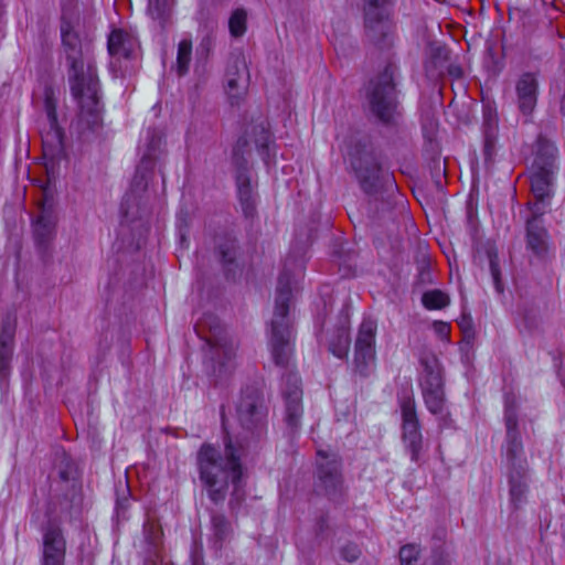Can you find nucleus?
I'll return each mask as SVG.
<instances>
[{
  "mask_svg": "<svg viewBox=\"0 0 565 565\" xmlns=\"http://www.w3.org/2000/svg\"><path fill=\"white\" fill-rule=\"evenodd\" d=\"M62 41L73 72V94L81 100V103H83L84 97L87 96L94 104H96L97 78L95 67L88 63L87 74L84 75V62L81 60L82 51L78 35L73 32L66 23L62 25Z\"/></svg>",
  "mask_w": 565,
  "mask_h": 565,
  "instance_id": "nucleus-1",
  "label": "nucleus"
},
{
  "mask_svg": "<svg viewBox=\"0 0 565 565\" xmlns=\"http://www.w3.org/2000/svg\"><path fill=\"white\" fill-rule=\"evenodd\" d=\"M227 450L228 458L225 465H223L218 459L216 450L209 445L203 446L199 452L201 479L205 486L211 489V497L213 500L218 499V490H213L218 482L222 483V487L226 486L227 479L231 478L232 481L236 483L239 481L242 476L241 466L237 459L233 456L230 448Z\"/></svg>",
  "mask_w": 565,
  "mask_h": 565,
  "instance_id": "nucleus-2",
  "label": "nucleus"
},
{
  "mask_svg": "<svg viewBox=\"0 0 565 565\" xmlns=\"http://www.w3.org/2000/svg\"><path fill=\"white\" fill-rule=\"evenodd\" d=\"M393 90L394 87L390 79L382 88L375 89L371 97L373 110L384 121H388L391 119L392 111L395 107L392 98Z\"/></svg>",
  "mask_w": 565,
  "mask_h": 565,
  "instance_id": "nucleus-3",
  "label": "nucleus"
},
{
  "mask_svg": "<svg viewBox=\"0 0 565 565\" xmlns=\"http://www.w3.org/2000/svg\"><path fill=\"white\" fill-rule=\"evenodd\" d=\"M137 49L136 39L128 32L113 30L108 39V51L111 55L129 57Z\"/></svg>",
  "mask_w": 565,
  "mask_h": 565,
  "instance_id": "nucleus-4",
  "label": "nucleus"
},
{
  "mask_svg": "<svg viewBox=\"0 0 565 565\" xmlns=\"http://www.w3.org/2000/svg\"><path fill=\"white\" fill-rule=\"evenodd\" d=\"M404 437L409 440L414 449L419 444L418 423L415 411V403L408 398L402 404Z\"/></svg>",
  "mask_w": 565,
  "mask_h": 565,
  "instance_id": "nucleus-5",
  "label": "nucleus"
},
{
  "mask_svg": "<svg viewBox=\"0 0 565 565\" xmlns=\"http://www.w3.org/2000/svg\"><path fill=\"white\" fill-rule=\"evenodd\" d=\"M520 108L523 113H531L536 103V81L533 75H523L516 86Z\"/></svg>",
  "mask_w": 565,
  "mask_h": 565,
  "instance_id": "nucleus-6",
  "label": "nucleus"
},
{
  "mask_svg": "<svg viewBox=\"0 0 565 565\" xmlns=\"http://www.w3.org/2000/svg\"><path fill=\"white\" fill-rule=\"evenodd\" d=\"M431 386H428L427 382L423 383L424 398L427 407L434 414L440 413L444 405V393L441 390V383L438 375H431Z\"/></svg>",
  "mask_w": 565,
  "mask_h": 565,
  "instance_id": "nucleus-7",
  "label": "nucleus"
},
{
  "mask_svg": "<svg viewBox=\"0 0 565 565\" xmlns=\"http://www.w3.org/2000/svg\"><path fill=\"white\" fill-rule=\"evenodd\" d=\"M375 326L373 322H364L361 326L356 340V353L362 358L374 356Z\"/></svg>",
  "mask_w": 565,
  "mask_h": 565,
  "instance_id": "nucleus-8",
  "label": "nucleus"
},
{
  "mask_svg": "<svg viewBox=\"0 0 565 565\" xmlns=\"http://www.w3.org/2000/svg\"><path fill=\"white\" fill-rule=\"evenodd\" d=\"M531 189L534 196L543 202L552 192V172L546 169L531 174Z\"/></svg>",
  "mask_w": 565,
  "mask_h": 565,
  "instance_id": "nucleus-9",
  "label": "nucleus"
},
{
  "mask_svg": "<svg viewBox=\"0 0 565 565\" xmlns=\"http://www.w3.org/2000/svg\"><path fill=\"white\" fill-rule=\"evenodd\" d=\"M43 545V558H47V554L53 557L61 554V557H64L65 542L58 529L51 527L44 533Z\"/></svg>",
  "mask_w": 565,
  "mask_h": 565,
  "instance_id": "nucleus-10",
  "label": "nucleus"
},
{
  "mask_svg": "<svg viewBox=\"0 0 565 565\" xmlns=\"http://www.w3.org/2000/svg\"><path fill=\"white\" fill-rule=\"evenodd\" d=\"M289 338L290 332L287 328H284L280 331L276 326V322H273L271 347L273 355L277 364H282L285 362L282 355H286L288 351Z\"/></svg>",
  "mask_w": 565,
  "mask_h": 565,
  "instance_id": "nucleus-11",
  "label": "nucleus"
},
{
  "mask_svg": "<svg viewBox=\"0 0 565 565\" xmlns=\"http://www.w3.org/2000/svg\"><path fill=\"white\" fill-rule=\"evenodd\" d=\"M545 230L539 227L535 221L527 222V244L535 253H541L545 249Z\"/></svg>",
  "mask_w": 565,
  "mask_h": 565,
  "instance_id": "nucleus-12",
  "label": "nucleus"
},
{
  "mask_svg": "<svg viewBox=\"0 0 565 565\" xmlns=\"http://www.w3.org/2000/svg\"><path fill=\"white\" fill-rule=\"evenodd\" d=\"M422 301L427 309L436 310L445 308L449 303V298L440 290H431L423 295Z\"/></svg>",
  "mask_w": 565,
  "mask_h": 565,
  "instance_id": "nucleus-13",
  "label": "nucleus"
},
{
  "mask_svg": "<svg viewBox=\"0 0 565 565\" xmlns=\"http://www.w3.org/2000/svg\"><path fill=\"white\" fill-rule=\"evenodd\" d=\"M191 52H192V43L189 40H182L179 43L178 49V72L180 75L184 74L188 71L189 63L191 60Z\"/></svg>",
  "mask_w": 565,
  "mask_h": 565,
  "instance_id": "nucleus-14",
  "label": "nucleus"
},
{
  "mask_svg": "<svg viewBox=\"0 0 565 565\" xmlns=\"http://www.w3.org/2000/svg\"><path fill=\"white\" fill-rule=\"evenodd\" d=\"M230 31L232 35L239 36L246 29V13L243 10H236L230 19Z\"/></svg>",
  "mask_w": 565,
  "mask_h": 565,
  "instance_id": "nucleus-15",
  "label": "nucleus"
},
{
  "mask_svg": "<svg viewBox=\"0 0 565 565\" xmlns=\"http://www.w3.org/2000/svg\"><path fill=\"white\" fill-rule=\"evenodd\" d=\"M288 294H289L288 290L281 289L280 292H279V298H278L277 303H276L275 316L277 318L281 319V320H284L286 318V316H287V311H288V306H287Z\"/></svg>",
  "mask_w": 565,
  "mask_h": 565,
  "instance_id": "nucleus-16",
  "label": "nucleus"
},
{
  "mask_svg": "<svg viewBox=\"0 0 565 565\" xmlns=\"http://www.w3.org/2000/svg\"><path fill=\"white\" fill-rule=\"evenodd\" d=\"M418 550L415 545H405L399 551V557L402 565H411L413 561L417 558Z\"/></svg>",
  "mask_w": 565,
  "mask_h": 565,
  "instance_id": "nucleus-17",
  "label": "nucleus"
},
{
  "mask_svg": "<svg viewBox=\"0 0 565 565\" xmlns=\"http://www.w3.org/2000/svg\"><path fill=\"white\" fill-rule=\"evenodd\" d=\"M387 3V0H366V17L367 20L371 21L373 19V11L376 8H384V6Z\"/></svg>",
  "mask_w": 565,
  "mask_h": 565,
  "instance_id": "nucleus-18",
  "label": "nucleus"
},
{
  "mask_svg": "<svg viewBox=\"0 0 565 565\" xmlns=\"http://www.w3.org/2000/svg\"><path fill=\"white\" fill-rule=\"evenodd\" d=\"M339 341H340V348L339 349H332V352L337 356H343L348 352V349H349L350 341H349L348 334H342L339 338Z\"/></svg>",
  "mask_w": 565,
  "mask_h": 565,
  "instance_id": "nucleus-19",
  "label": "nucleus"
},
{
  "mask_svg": "<svg viewBox=\"0 0 565 565\" xmlns=\"http://www.w3.org/2000/svg\"><path fill=\"white\" fill-rule=\"evenodd\" d=\"M434 329L441 339H447L450 333V326L446 322H435Z\"/></svg>",
  "mask_w": 565,
  "mask_h": 565,
  "instance_id": "nucleus-20",
  "label": "nucleus"
},
{
  "mask_svg": "<svg viewBox=\"0 0 565 565\" xmlns=\"http://www.w3.org/2000/svg\"><path fill=\"white\" fill-rule=\"evenodd\" d=\"M64 557H61V554H56L55 557L47 554V558L43 559V565H63Z\"/></svg>",
  "mask_w": 565,
  "mask_h": 565,
  "instance_id": "nucleus-21",
  "label": "nucleus"
},
{
  "mask_svg": "<svg viewBox=\"0 0 565 565\" xmlns=\"http://www.w3.org/2000/svg\"><path fill=\"white\" fill-rule=\"evenodd\" d=\"M238 189H239V194L243 195L245 193H247V188L245 189L241 179H238Z\"/></svg>",
  "mask_w": 565,
  "mask_h": 565,
  "instance_id": "nucleus-22",
  "label": "nucleus"
},
{
  "mask_svg": "<svg viewBox=\"0 0 565 565\" xmlns=\"http://www.w3.org/2000/svg\"><path fill=\"white\" fill-rule=\"evenodd\" d=\"M507 426H508V429L510 430L514 427V423H512V420L510 418H508Z\"/></svg>",
  "mask_w": 565,
  "mask_h": 565,
  "instance_id": "nucleus-23",
  "label": "nucleus"
},
{
  "mask_svg": "<svg viewBox=\"0 0 565 565\" xmlns=\"http://www.w3.org/2000/svg\"><path fill=\"white\" fill-rule=\"evenodd\" d=\"M154 0H150V2L152 3Z\"/></svg>",
  "mask_w": 565,
  "mask_h": 565,
  "instance_id": "nucleus-24",
  "label": "nucleus"
}]
</instances>
